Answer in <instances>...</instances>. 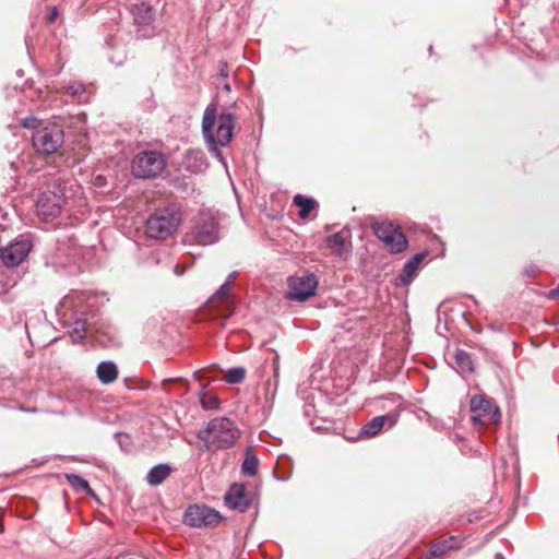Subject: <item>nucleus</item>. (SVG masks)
Masks as SVG:
<instances>
[{
    "mask_svg": "<svg viewBox=\"0 0 559 559\" xmlns=\"http://www.w3.org/2000/svg\"><path fill=\"white\" fill-rule=\"evenodd\" d=\"M427 251H423L416 253L413 258H411L403 266L402 271L395 278V284L397 286H407L412 283L414 277L416 276L419 265L423 260L427 257Z\"/></svg>",
    "mask_w": 559,
    "mask_h": 559,
    "instance_id": "nucleus-14",
    "label": "nucleus"
},
{
    "mask_svg": "<svg viewBox=\"0 0 559 559\" xmlns=\"http://www.w3.org/2000/svg\"><path fill=\"white\" fill-rule=\"evenodd\" d=\"M66 91L80 103H86L90 98V94L86 91L85 85L79 81L69 82L66 86Z\"/></svg>",
    "mask_w": 559,
    "mask_h": 559,
    "instance_id": "nucleus-27",
    "label": "nucleus"
},
{
    "mask_svg": "<svg viewBox=\"0 0 559 559\" xmlns=\"http://www.w3.org/2000/svg\"><path fill=\"white\" fill-rule=\"evenodd\" d=\"M317 286L318 280L313 273L306 272L300 276H290L286 297L294 301H306L316 295Z\"/></svg>",
    "mask_w": 559,
    "mask_h": 559,
    "instance_id": "nucleus-9",
    "label": "nucleus"
},
{
    "mask_svg": "<svg viewBox=\"0 0 559 559\" xmlns=\"http://www.w3.org/2000/svg\"><path fill=\"white\" fill-rule=\"evenodd\" d=\"M547 298L548 299H551V300H556V299H559V286L556 287V288H552L550 289L548 293H547Z\"/></svg>",
    "mask_w": 559,
    "mask_h": 559,
    "instance_id": "nucleus-34",
    "label": "nucleus"
},
{
    "mask_svg": "<svg viewBox=\"0 0 559 559\" xmlns=\"http://www.w3.org/2000/svg\"><path fill=\"white\" fill-rule=\"evenodd\" d=\"M199 401L201 406L206 411H214L219 407L218 397L214 393L205 391L204 386H201Z\"/></svg>",
    "mask_w": 559,
    "mask_h": 559,
    "instance_id": "nucleus-29",
    "label": "nucleus"
},
{
    "mask_svg": "<svg viewBox=\"0 0 559 559\" xmlns=\"http://www.w3.org/2000/svg\"><path fill=\"white\" fill-rule=\"evenodd\" d=\"M455 365L463 374H469L474 371L472 357L463 349H457L454 356Z\"/></svg>",
    "mask_w": 559,
    "mask_h": 559,
    "instance_id": "nucleus-26",
    "label": "nucleus"
},
{
    "mask_svg": "<svg viewBox=\"0 0 559 559\" xmlns=\"http://www.w3.org/2000/svg\"><path fill=\"white\" fill-rule=\"evenodd\" d=\"M259 469V460L257 455L252 452L251 448H248L246 451V456L241 465V473L245 476L252 477L255 476Z\"/></svg>",
    "mask_w": 559,
    "mask_h": 559,
    "instance_id": "nucleus-24",
    "label": "nucleus"
},
{
    "mask_svg": "<svg viewBox=\"0 0 559 559\" xmlns=\"http://www.w3.org/2000/svg\"><path fill=\"white\" fill-rule=\"evenodd\" d=\"M31 234H21L7 247L0 248V261L5 267L19 266L33 249Z\"/></svg>",
    "mask_w": 559,
    "mask_h": 559,
    "instance_id": "nucleus-8",
    "label": "nucleus"
},
{
    "mask_svg": "<svg viewBox=\"0 0 559 559\" xmlns=\"http://www.w3.org/2000/svg\"><path fill=\"white\" fill-rule=\"evenodd\" d=\"M64 202V187L60 181L53 180L46 186L38 197L37 214L45 222L53 221L61 214Z\"/></svg>",
    "mask_w": 559,
    "mask_h": 559,
    "instance_id": "nucleus-4",
    "label": "nucleus"
},
{
    "mask_svg": "<svg viewBox=\"0 0 559 559\" xmlns=\"http://www.w3.org/2000/svg\"><path fill=\"white\" fill-rule=\"evenodd\" d=\"M461 544L462 542L455 536L438 539L430 546L429 556L432 558H441L448 551L461 548Z\"/></svg>",
    "mask_w": 559,
    "mask_h": 559,
    "instance_id": "nucleus-15",
    "label": "nucleus"
},
{
    "mask_svg": "<svg viewBox=\"0 0 559 559\" xmlns=\"http://www.w3.org/2000/svg\"><path fill=\"white\" fill-rule=\"evenodd\" d=\"M57 16H58V9H57V7H53L51 12L47 16V22L53 23L57 20Z\"/></svg>",
    "mask_w": 559,
    "mask_h": 559,
    "instance_id": "nucleus-35",
    "label": "nucleus"
},
{
    "mask_svg": "<svg viewBox=\"0 0 559 559\" xmlns=\"http://www.w3.org/2000/svg\"><path fill=\"white\" fill-rule=\"evenodd\" d=\"M66 479L69 485L75 490L86 493L87 496L95 497L94 490L91 488L86 479L76 474H66Z\"/></svg>",
    "mask_w": 559,
    "mask_h": 559,
    "instance_id": "nucleus-25",
    "label": "nucleus"
},
{
    "mask_svg": "<svg viewBox=\"0 0 559 559\" xmlns=\"http://www.w3.org/2000/svg\"><path fill=\"white\" fill-rule=\"evenodd\" d=\"M236 117L231 112L216 114L214 106H207L203 114L202 132L209 151L221 162L224 156L218 146H226L233 139Z\"/></svg>",
    "mask_w": 559,
    "mask_h": 559,
    "instance_id": "nucleus-1",
    "label": "nucleus"
},
{
    "mask_svg": "<svg viewBox=\"0 0 559 559\" xmlns=\"http://www.w3.org/2000/svg\"><path fill=\"white\" fill-rule=\"evenodd\" d=\"M239 438L236 424L227 417L210 420L203 430L198 432V439L203 441L207 451L231 448Z\"/></svg>",
    "mask_w": 559,
    "mask_h": 559,
    "instance_id": "nucleus-2",
    "label": "nucleus"
},
{
    "mask_svg": "<svg viewBox=\"0 0 559 559\" xmlns=\"http://www.w3.org/2000/svg\"><path fill=\"white\" fill-rule=\"evenodd\" d=\"M86 323L85 321L78 320L73 322L70 330V336L75 343H81L85 337Z\"/></svg>",
    "mask_w": 559,
    "mask_h": 559,
    "instance_id": "nucleus-31",
    "label": "nucleus"
},
{
    "mask_svg": "<svg viewBox=\"0 0 559 559\" xmlns=\"http://www.w3.org/2000/svg\"><path fill=\"white\" fill-rule=\"evenodd\" d=\"M228 64L225 61H222L219 63V73L223 78H226L228 75Z\"/></svg>",
    "mask_w": 559,
    "mask_h": 559,
    "instance_id": "nucleus-36",
    "label": "nucleus"
},
{
    "mask_svg": "<svg viewBox=\"0 0 559 559\" xmlns=\"http://www.w3.org/2000/svg\"><path fill=\"white\" fill-rule=\"evenodd\" d=\"M399 420V414L395 412L377 416L362 426L359 431L360 438H371L377 436L383 428H392Z\"/></svg>",
    "mask_w": 559,
    "mask_h": 559,
    "instance_id": "nucleus-13",
    "label": "nucleus"
},
{
    "mask_svg": "<svg viewBox=\"0 0 559 559\" xmlns=\"http://www.w3.org/2000/svg\"><path fill=\"white\" fill-rule=\"evenodd\" d=\"M64 142V133L61 126L48 123L33 132L32 144L39 154L51 155L56 153Z\"/></svg>",
    "mask_w": 559,
    "mask_h": 559,
    "instance_id": "nucleus-6",
    "label": "nucleus"
},
{
    "mask_svg": "<svg viewBox=\"0 0 559 559\" xmlns=\"http://www.w3.org/2000/svg\"><path fill=\"white\" fill-rule=\"evenodd\" d=\"M121 437H123V435H121V433H117V435H116V438H117V439H119V438H121Z\"/></svg>",
    "mask_w": 559,
    "mask_h": 559,
    "instance_id": "nucleus-41",
    "label": "nucleus"
},
{
    "mask_svg": "<svg viewBox=\"0 0 559 559\" xmlns=\"http://www.w3.org/2000/svg\"><path fill=\"white\" fill-rule=\"evenodd\" d=\"M236 274H237V271L231 272V273L227 276V278H226L225 283H228V285H229V286H231V284H233V282H234V280H235V277H236Z\"/></svg>",
    "mask_w": 559,
    "mask_h": 559,
    "instance_id": "nucleus-38",
    "label": "nucleus"
},
{
    "mask_svg": "<svg viewBox=\"0 0 559 559\" xmlns=\"http://www.w3.org/2000/svg\"><path fill=\"white\" fill-rule=\"evenodd\" d=\"M166 168V159L160 152L142 151L131 163V171L135 178L152 179L160 175Z\"/></svg>",
    "mask_w": 559,
    "mask_h": 559,
    "instance_id": "nucleus-5",
    "label": "nucleus"
},
{
    "mask_svg": "<svg viewBox=\"0 0 559 559\" xmlns=\"http://www.w3.org/2000/svg\"><path fill=\"white\" fill-rule=\"evenodd\" d=\"M96 374L103 384H110L118 378V368L114 361H102L96 368Z\"/></svg>",
    "mask_w": 559,
    "mask_h": 559,
    "instance_id": "nucleus-19",
    "label": "nucleus"
},
{
    "mask_svg": "<svg viewBox=\"0 0 559 559\" xmlns=\"http://www.w3.org/2000/svg\"><path fill=\"white\" fill-rule=\"evenodd\" d=\"M19 409H20V411H26V408H24V407H22V406H20V407H19ZM34 411H35L34 408H33V409H27V412H34Z\"/></svg>",
    "mask_w": 559,
    "mask_h": 559,
    "instance_id": "nucleus-40",
    "label": "nucleus"
},
{
    "mask_svg": "<svg viewBox=\"0 0 559 559\" xmlns=\"http://www.w3.org/2000/svg\"><path fill=\"white\" fill-rule=\"evenodd\" d=\"M173 472L171 466L168 463H160L153 466L147 475L146 481L151 486H158L165 481L166 478L170 476Z\"/></svg>",
    "mask_w": 559,
    "mask_h": 559,
    "instance_id": "nucleus-18",
    "label": "nucleus"
},
{
    "mask_svg": "<svg viewBox=\"0 0 559 559\" xmlns=\"http://www.w3.org/2000/svg\"><path fill=\"white\" fill-rule=\"evenodd\" d=\"M185 165L192 173H200L207 167L205 155L200 150H190L187 152Z\"/></svg>",
    "mask_w": 559,
    "mask_h": 559,
    "instance_id": "nucleus-20",
    "label": "nucleus"
},
{
    "mask_svg": "<svg viewBox=\"0 0 559 559\" xmlns=\"http://www.w3.org/2000/svg\"><path fill=\"white\" fill-rule=\"evenodd\" d=\"M293 203L299 209V216L301 218H307L310 212L317 206V201L314 199L302 194H296Z\"/></svg>",
    "mask_w": 559,
    "mask_h": 559,
    "instance_id": "nucleus-23",
    "label": "nucleus"
},
{
    "mask_svg": "<svg viewBox=\"0 0 559 559\" xmlns=\"http://www.w3.org/2000/svg\"><path fill=\"white\" fill-rule=\"evenodd\" d=\"M94 183H95V186H96V187H103V186L105 185V177H103V176H100V175H99V176H97V177L95 178Z\"/></svg>",
    "mask_w": 559,
    "mask_h": 559,
    "instance_id": "nucleus-37",
    "label": "nucleus"
},
{
    "mask_svg": "<svg viewBox=\"0 0 559 559\" xmlns=\"http://www.w3.org/2000/svg\"><path fill=\"white\" fill-rule=\"evenodd\" d=\"M538 272V267L534 264H530L527 266L524 267V275L528 276V277H533L537 274Z\"/></svg>",
    "mask_w": 559,
    "mask_h": 559,
    "instance_id": "nucleus-33",
    "label": "nucleus"
},
{
    "mask_svg": "<svg viewBox=\"0 0 559 559\" xmlns=\"http://www.w3.org/2000/svg\"><path fill=\"white\" fill-rule=\"evenodd\" d=\"M131 14L138 25H147L153 21V8L146 2L134 3L131 7Z\"/></svg>",
    "mask_w": 559,
    "mask_h": 559,
    "instance_id": "nucleus-17",
    "label": "nucleus"
},
{
    "mask_svg": "<svg viewBox=\"0 0 559 559\" xmlns=\"http://www.w3.org/2000/svg\"><path fill=\"white\" fill-rule=\"evenodd\" d=\"M22 126L27 129H34L36 131L37 129L41 128L44 124L35 117H26L22 121Z\"/></svg>",
    "mask_w": 559,
    "mask_h": 559,
    "instance_id": "nucleus-32",
    "label": "nucleus"
},
{
    "mask_svg": "<svg viewBox=\"0 0 559 559\" xmlns=\"http://www.w3.org/2000/svg\"><path fill=\"white\" fill-rule=\"evenodd\" d=\"M246 369L243 367H235L227 369L225 372V381L230 384H238L245 380Z\"/></svg>",
    "mask_w": 559,
    "mask_h": 559,
    "instance_id": "nucleus-30",
    "label": "nucleus"
},
{
    "mask_svg": "<svg viewBox=\"0 0 559 559\" xmlns=\"http://www.w3.org/2000/svg\"><path fill=\"white\" fill-rule=\"evenodd\" d=\"M180 224L179 210L175 204L157 209L148 216L145 224L147 237L153 239H166Z\"/></svg>",
    "mask_w": 559,
    "mask_h": 559,
    "instance_id": "nucleus-3",
    "label": "nucleus"
},
{
    "mask_svg": "<svg viewBox=\"0 0 559 559\" xmlns=\"http://www.w3.org/2000/svg\"><path fill=\"white\" fill-rule=\"evenodd\" d=\"M191 235L199 245L207 246L216 243L219 240L218 223L213 217H200Z\"/></svg>",
    "mask_w": 559,
    "mask_h": 559,
    "instance_id": "nucleus-11",
    "label": "nucleus"
},
{
    "mask_svg": "<svg viewBox=\"0 0 559 559\" xmlns=\"http://www.w3.org/2000/svg\"><path fill=\"white\" fill-rule=\"evenodd\" d=\"M469 409L474 425L490 426L500 423V411L492 399L481 394L471 397Z\"/></svg>",
    "mask_w": 559,
    "mask_h": 559,
    "instance_id": "nucleus-7",
    "label": "nucleus"
},
{
    "mask_svg": "<svg viewBox=\"0 0 559 559\" xmlns=\"http://www.w3.org/2000/svg\"><path fill=\"white\" fill-rule=\"evenodd\" d=\"M385 247L390 250L392 253H401L403 252L408 245V240L406 236L403 234L401 228H397L390 238L383 242Z\"/></svg>",
    "mask_w": 559,
    "mask_h": 559,
    "instance_id": "nucleus-21",
    "label": "nucleus"
},
{
    "mask_svg": "<svg viewBox=\"0 0 559 559\" xmlns=\"http://www.w3.org/2000/svg\"><path fill=\"white\" fill-rule=\"evenodd\" d=\"M397 228L400 227L388 221L374 222L371 224V229L374 236L382 242H385Z\"/></svg>",
    "mask_w": 559,
    "mask_h": 559,
    "instance_id": "nucleus-22",
    "label": "nucleus"
},
{
    "mask_svg": "<svg viewBox=\"0 0 559 559\" xmlns=\"http://www.w3.org/2000/svg\"><path fill=\"white\" fill-rule=\"evenodd\" d=\"M224 501L229 509L246 512L252 504V496L243 484H233L225 493Z\"/></svg>",
    "mask_w": 559,
    "mask_h": 559,
    "instance_id": "nucleus-12",
    "label": "nucleus"
},
{
    "mask_svg": "<svg viewBox=\"0 0 559 559\" xmlns=\"http://www.w3.org/2000/svg\"><path fill=\"white\" fill-rule=\"evenodd\" d=\"M231 294V286L228 283H224L219 286V288L215 292V294L210 298L209 304L215 305L218 301H222L224 306V318H229L234 313V307L229 301V296Z\"/></svg>",
    "mask_w": 559,
    "mask_h": 559,
    "instance_id": "nucleus-16",
    "label": "nucleus"
},
{
    "mask_svg": "<svg viewBox=\"0 0 559 559\" xmlns=\"http://www.w3.org/2000/svg\"><path fill=\"white\" fill-rule=\"evenodd\" d=\"M221 520L218 511L204 504L189 506L183 514V523L190 527L216 526Z\"/></svg>",
    "mask_w": 559,
    "mask_h": 559,
    "instance_id": "nucleus-10",
    "label": "nucleus"
},
{
    "mask_svg": "<svg viewBox=\"0 0 559 559\" xmlns=\"http://www.w3.org/2000/svg\"><path fill=\"white\" fill-rule=\"evenodd\" d=\"M345 239L344 231L335 233L326 238V246L334 254L341 255L344 251Z\"/></svg>",
    "mask_w": 559,
    "mask_h": 559,
    "instance_id": "nucleus-28",
    "label": "nucleus"
},
{
    "mask_svg": "<svg viewBox=\"0 0 559 559\" xmlns=\"http://www.w3.org/2000/svg\"><path fill=\"white\" fill-rule=\"evenodd\" d=\"M174 273L178 276H181L185 273V269H180V266L177 264L174 266Z\"/></svg>",
    "mask_w": 559,
    "mask_h": 559,
    "instance_id": "nucleus-39",
    "label": "nucleus"
}]
</instances>
